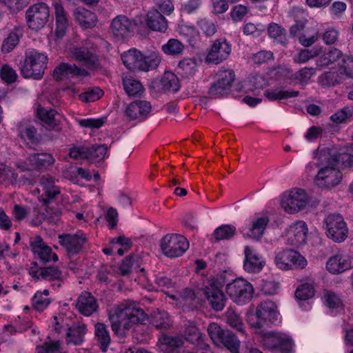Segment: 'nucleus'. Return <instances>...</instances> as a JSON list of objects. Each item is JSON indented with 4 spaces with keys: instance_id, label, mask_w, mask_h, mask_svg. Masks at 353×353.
<instances>
[{
    "instance_id": "nucleus-43",
    "label": "nucleus",
    "mask_w": 353,
    "mask_h": 353,
    "mask_svg": "<svg viewBox=\"0 0 353 353\" xmlns=\"http://www.w3.org/2000/svg\"><path fill=\"white\" fill-rule=\"evenodd\" d=\"M351 149L352 153H336L330 151H326V152L331 159H336L337 166L341 163L344 168H350L353 166V145H352Z\"/></svg>"
},
{
    "instance_id": "nucleus-17",
    "label": "nucleus",
    "mask_w": 353,
    "mask_h": 353,
    "mask_svg": "<svg viewBox=\"0 0 353 353\" xmlns=\"http://www.w3.org/2000/svg\"><path fill=\"white\" fill-rule=\"evenodd\" d=\"M276 265H307L305 257L293 249H283L275 253Z\"/></svg>"
},
{
    "instance_id": "nucleus-12",
    "label": "nucleus",
    "mask_w": 353,
    "mask_h": 353,
    "mask_svg": "<svg viewBox=\"0 0 353 353\" xmlns=\"http://www.w3.org/2000/svg\"><path fill=\"white\" fill-rule=\"evenodd\" d=\"M307 227L303 221H299L290 225L284 236L287 244L292 246L303 245L307 239Z\"/></svg>"
},
{
    "instance_id": "nucleus-35",
    "label": "nucleus",
    "mask_w": 353,
    "mask_h": 353,
    "mask_svg": "<svg viewBox=\"0 0 353 353\" xmlns=\"http://www.w3.org/2000/svg\"><path fill=\"white\" fill-rule=\"evenodd\" d=\"M161 61V57L158 52H149L143 55L141 53L140 60V71L148 72L158 68Z\"/></svg>"
},
{
    "instance_id": "nucleus-60",
    "label": "nucleus",
    "mask_w": 353,
    "mask_h": 353,
    "mask_svg": "<svg viewBox=\"0 0 353 353\" xmlns=\"http://www.w3.org/2000/svg\"><path fill=\"white\" fill-rule=\"evenodd\" d=\"M20 35L16 32H11L2 43L1 50L4 53H8L12 51L18 44Z\"/></svg>"
},
{
    "instance_id": "nucleus-11",
    "label": "nucleus",
    "mask_w": 353,
    "mask_h": 353,
    "mask_svg": "<svg viewBox=\"0 0 353 353\" xmlns=\"http://www.w3.org/2000/svg\"><path fill=\"white\" fill-rule=\"evenodd\" d=\"M255 315L256 321L252 324V326L260 329L264 325L273 323L277 320L278 312L276 306L272 301L261 302L256 307Z\"/></svg>"
},
{
    "instance_id": "nucleus-18",
    "label": "nucleus",
    "mask_w": 353,
    "mask_h": 353,
    "mask_svg": "<svg viewBox=\"0 0 353 353\" xmlns=\"http://www.w3.org/2000/svg\"><path fill=\"white\" fill-rule=\"evenodd\" d=\"M61 214V210L53 207L46 206L42 211L34 208L31 224L37 226L45 220L50 223H56L59 220Z\"/></svg>"
},
{
    "instance_id": "nucleus-42",
    "label": "nucleus",
    "mask_w": 353,
    "mask_h": 353,
    "mask_svg": "<svg viewBox=\"0 0 353 353\" xmlns=\"http://www.w3.org/2000/svg\"><path fill=\"white\" fill-rule=\"evenodd\" d=\"M88 160L92 163L99 162L103 160L107 154L108 148L106 145H92L88 147Z\"/></svg>"
},
{
    "instance_id": "nucleus-56",
    "label": "nucleus",
    "mask_w": 353,
    "mask_h": 353,
    "mask_svg": "<svg viewBox=\"0 0 353 353\" xmlns=\"http://www.w3.org/2000/svg\"><path fill=\"white\" fill-rule=\"evenodd\" d=\"M353 264V256L339 252L333 256H330L327 261L326 265H352Z\"/></svg>"
},
{
    "instance_id": "nucleus-6",
    "label": "nucleus",
    "mask_w": 353,
    "mask_h": 353,
    "mask_svg": "<svg viewBox=\"0 0 353 353\" xmlns=\"http://www.w3.org/2000/svg\"><path fill=\"white\" fill-rule=\"evenodd\" d=\"M189 248V242L181 234H167L161 240L162 252L169 258L182 256Z\"/></svg>"
},
{
    "instance_id": "nucleus-44",
    "label": "nucleus",
    "mask_w": 353,
    "mask_h": 353,
    "mask_svg": "<svg viewBox=\"0 0 353 353\" xmlns=\"http://www.w3.org/2000/svg\"><path fill=\"white\" fill-rule=\"evenodd\" d=\"M243 265H264L265 261L253 248L245 246Z\"/></svg>"
},
{
    "instance_id": "nucleus-20",
    "label": "nucleus",
    "mask_w": 353,
    "mask_h": 353,
    "mask_svg": "<svg viewBox=\"0 0 353 353\" xmlns=\"http://www.w3.org/2000/svg\"><path fill=\"white\" fill-rule=\"evenodd\" d=\"M204 293L214 310L221 311L223 309L226 299L221 289L213 285H205Z\"/></svg>"
},
{
    "instance_id": "nucleus-13",
    "label": "nucleus",
    "mask_w": 353,
    "mask_h": 353,
    "mask_svg": "<svg viewBox=\"0 0 353 353\" xmlns=\"http://www.w3.org/2000/svg\"><path fill=\"white\" fill-rule=\"evenodd\" d=\"M231 45L224 39L215 40L205 58L209 63L218 64L225 60L231 53Z\"/></svg>"
},
{
    "instance_id": "nucleus-37",
    "label": "nucleus",
    "mask_w": 353,
    "mask_h": 353,
    "mask_svg": "<svg viewBox=\"0 0 353 353\" xmlns=\"http://www.w3.org/2000/svg\"><path fill=\"white\" fill-rule=\"evenodd\" d=\"M299 94V91L292 90H285L280 88L268 90L264 92V96L269 101H281L290 98L296 97Z\"/></svg>"
},
{
    "instance_id": "nucleus-38",
    "label": "nucleus",
    "mask_w": 353,
    "mask_h": 353,
    "mask_svg": "<svg viewBox=\"0 0 353 353\" xmlns=\"http://www.w3.org/2000/svg\"><path fill=\"white\" fill-rule=\"evenodd\" d=\"M269 37L273 39L274 42L285 46L288 43L285 30L280 25L276 23L269 24L268 28Z\"/></svg>"
},
{
    "instance_id": "nucleus-51",
    "label": "nucleus",
    "mask_w": 353,
    "mask_h": 353,
    "mask_svg": "<svg viewBox=\"0 0 353 353\" xmlns=\"http://www.w3.org/2000/svg\"><path fill=\"white\" fill-rule=\"evenodd\" d=\"M228 330H223L216 323H212L208 327V333L214 344L220 345Z\"/></svg>"
},
{
    "instance_id": "nucleus-23",
    "label": "nucleus",
    "mask_w": 353,
    "mask_h": 353,
    "mask_svg": "<svg viewBox=\"0 0 353 353\" xmlns=\"http://www.w3.org/2000/svg\"><path fill=\"white\" fill-rule=\"evenodd\" d=\"M6 180H8L12 184L14 185H23L27 183H30L31 175L30 173H26L21 174L19 176V174L16 173L12 168L6 166L4 164H0V183Z\"/></svg>"
},
{
    "instance_id": "nucleus-14",
    "label": "nucleus",
    "mask_w": 353,
    "mask_h": 353,
    "mask_svg": "<svg viewBox=\"0 0 353 353\" xmlns=\"http://www.w3.org/2000/svg\"><path fill=\"white\" fill-rule=\"evenodd\" d=\"M17 135L27 145L32 148L37 145L41 140V134L30 122L21 121L17 125Z\"/></svg>"
},
{
    "instance_id": "nucleus-64",
    "label": "nucleus",
    "mask_w": 353,
    "mask_h": 353,
    "mask_svg": "<svg viewBox=\"0 0 353 353\" xmlns=\"http://www.w3.org/2000/svg\"><path fill=\"white\" fill-rule=\"evenodd\" d=\"M340 73L353 78V58L345 56L339 65Z\"/></svg>"
},
{
    "instance_id": "nucleus-32",
    "label": "nucleus",
    "mask_w": 353,
    "mask_h": 353,
    "mask_svg": "<svg viewBox=\"0 0 353 353\" xmlns=\"http://www.w3.org/2000/svg\"><path fill=\"white\" fill-rule=\"evenodd\" d=\"M28 161L32 168L42 169L53 165L55 162L54 158L50 153H34L30 154Z\"/></svg>"
},
{
    "instance_id": "nucleus-16",
    "label": "nucleus",
    "mask_w": 353,
    "mask_h": 353,
    "mask_svg": "<svg viewBox=\"0 0 353 353\" xmlns=\"http://www.w3.org/2000/svg\"><path fill=\"white\" fill-rule=\"evenodd\" d=\"M59 239L69 256L79 253L86 241L85 235L83 233L61 234L59 236Z\"/></svg>"
},
{
    "instance_id": "nucleus-19",
    "label": "nucleus",
    "mask_w": 353,
    "mask_h": 353,
    "mask_svg": "<svg viewBox=\"0 0 353 353\" xmlns=\"http://www.w3.org/2000/svg\"><path fill=\"white\" fill-rule=\"evenodd\" d=\"M151 109L152 106L150 102L147 101H136L127 106L125 114L131 120L139 119V121H143L148 117Z\"/></svg>"
},
{
    "instance_id": "nucleus-7",
    "label": "nucleus",
    "mask_w": 353,
    "mask_h": 353,
    "mask_svg": "<svg viewBox=\"0 0 353 353\" xmlns=\"http://www.w3.org/2000/svg\"><path fill=\"white\" fill-rule=\"evenodd\" d=\"M326 234L328 238L341 243L347 237L348 228L343 217L339 214H330L324 219Z\"/></svg>"
},
{
    "instance_id": "nucleus-47",
    "label": "nucleus",
    "mask_w": 353,
    "mask_h": 353,
    "mask_svg": "<svg viewBox=\"0 0 353 353\" xmlns=\"http://www.w3.org/2000/svg\"><path fill=\"white\" fill-rule=\"evenodd\" d=\"M48 295V290H43L42 292L38 291L35 293L32 298V305L37 310L42 311L50 303V299L47 297Z\"/></svg>"
},
{
    "instance_id": "nucleus-55",
    "label": "nucleus",
    "mask_w": 353,
    "mask_h": 353,
    "mask_svg": "<svg viewBox=\"0 0 353 353\" xmlns=\"http://www.w3.org/2000/svg\"><path fill=\"white\" fill-rule=\"evenodd\" d=\"M152 323L158 329H167L170 326V320L167 312H158L153 314Z\"/></svg>"
},
{
    "instance_id": "nucleus-5",
    "label": "nucleus",
    "mask_w": 353,
    "mask_h": 353,
    "mask_svg": "<svg viewBox=\"0 0 353 353\" xmlns=\"http://www.w3.org/2000/svg\"><path fill=\"white\" fill-rule=\"evenodd\" d=\"M225 292L235 303L243 305L251 300L254 288L250 283L243 279H235L226 285Z\"/></svg>"
},
{
    "instance_id": "nucleus-45",
    "label": "nucleus",
    "mask_w": 353,
    "mask_h": 353,
    "mask_svg": "<svg viewBox=\"0 0 353 353\" xmlns=\"http://www.w3.org/2000/svg\"><path fill=\"white\" fill-rule=\"evenodd\" d=\"M223 345L232 353H238L240 347V341L232 332L227 330L223 337V342H220V345Z\"/></svg>"
},
{
    "instance_id": "nucleus-36",
    "label": "nucleus",
    "mask_w": 353,
    "mask_h": 353,
    "mask_svg": "<svg viewBox=\"0 0 353 353\" xmlns=\"http://www.w3.org/2000/svg\"><path fill=\"white\" fill-rule=\"evenodd\" d=\"M94 334L101 350L103 352H106L111 342L107 326L103 323H96L94 325Z\"/></svg>"
},
{
    "instance_id": "nucleus-46",
    "label": "nucleus",
    "mask_w": 353,
    "mask_h": 353,
    "mask_svg": "<svg viewBox=\"0 0 353 353\" xmlns=\"http://www.w3.org/2000/svg\"><path fill=\"white\" fill-rule=\"evenodd\" d=\"M226 321L228 325L236 330L242 334H245V330L241 319L232 308H228L225 312Z\"/></svg>"
},
{
    "instance_id": "nucleus-9",
    "label": "nucleus",
    "mask_w": 353,
    "mask_h": 353,
    "mask_svg": "<svg viewBox=\"0 0 353 353\" xmlns=\"http://www.w3.org/2000/svg\"><path fill=\"white\" fill-rule=\"evenodd\" d=\"M262 344L265 348L279 350L282 353H289L293 346L292 339L283 333L270 332L262 337Z\"/></svg>"
},
{
    "instance_id": "nucleus-26",
    "label": "nucleus",
    "mask_w": 353,
    "mask_h": 353,
    "mask_svg": "<svg viewBox=\"0 0 353 353\" xmlns=\"http://www.w3.org/2000/svg\"><path fill=\"white\" fill-rule=\"evenodd\" d=\"M76 305L80 313L88 316L92 314L98 308L96 299L88 292H82Z\"/></svg>"
},
{
    "instance_id": "nucleus-15",
    "label": "nucleus",
    "mask_w": 353,
    "mask_h": 353,
    "mask_svg": "<svg viewBox=\"0 0 353 353\" xmlns=\"http://www.w3.org/2000/svg\"><path fill=\"white\" fill-rule=\"evenodd\" d=\"M30 245L33 253L38 256L43 263L57 262L58 256L52 252V250L43 241L40 236L32 237L30 240Z\"/></svg>"
},
{
    "instance_id": "nucleus-8",
    "label": "nucleus",
    "mask_w": 353,
    "mask_h": 353,
    "mask_svg": "<svg viewBox=\"0 0 353 353\" xmlns=\"http://www.w3.org/2000/svg\"><path fill=\"white\" fill-rule=\"evenodd\" d=\"M49 17V7L44 3L32 5L26 12L27 25L34 31L42 29L48 21Z\"/></svg>"
},
{
    "instance_id": "nucleus-10",
    "label": "nucleus",
    "mask_w": 353,
    "mask_h": 353,
    "mask_svg": "<svg viewBox=\"0 0 353 353\" xmlns=\"http://www.w3.org/2000/svg\"><path fill=\"white\" fill-rule=\"evenodd\" d=\"M307 201V195L303 190L294 189L284 193L281 205L286 212L294 214L303 208Z\"/></svg>"
},
{
    "instance_id": "nucleus-59",
    "label": "nucleus",
    "mask_w": 353,
    "mask_h": 353,
    "mask_svg": "<svg viewBox=\"0 0 353 353\" xmlns=\"http://www.w3.org/2000/svg\"><path fill=\"white\" fill-rule=\"evenodd\" d=\"M37 114L39 119L44 121L46 124L51 126L55 125L57 124L55 119L57 112L54 110L38 108Z\"/></svg>"
},
{
    "instance_id": "nucleus-57",
    "label": "nucleus",
    "mask_w": 353,
    "mask_h": 353,
    "mask_svg": "<svg viewBox=\"0 0 353 353\" xmlns=\"http://www.w3.org/2000/svg\"><path fill=\"white\" fill-rule=\"evenodd\" d=\"M103 94V92L99 87L88 89L79 94V99L85 103L94 102L99 99Z\"/></svg>"
},
{
    "instance_id": "nucleus-63",
    "label": "nucleus",
    "mask_w": 353,
    "mask_h": 353,
    "mask_svg": "<svg viewBox=\"0 0 353 353\" xmlns=\"http://www.w3.org/2000/svg\"><path fill=\"white\" fill-rule=\"evenodd\" d=\"M319 81L323 85L332 86L339 83V76L337 72L328 71L319 77Z\"/></svg>"
},
{
    "instance_id": "nucleus-53",
    "label": "nucleus",
    "mask_w": 353,
    "mask_h": 353,
    "mask_svg": "<svg viewBox=\"0 0 353 353\" xmlns=\"http://www.w3.org/2000/svg\"><path fill=\"white\" fill-rule=\"evenodd\" d=\"M353 114V108L345 106L334 113L330 117V120L336 123L341 124L345 123Z\"/></svg>"
},
{
    "instance_id": "nucleus-39",
    "label": "nucleus",
    "mask_w": 353,
    "mask_h": 353,
    "mask_svg": "<svg viewBox=\"0 0 353 353\" xmlns=\"http://www.w3.org/2000/svg\"><path fill=\"white\" fill-rule=\"evenodd\" d=\"M123 85L125 92L132 97H141L144 91L141 83L130 77L125 76L123 78Z\"/></svg>"
},
{
    "instance_id": "nucleus-30",
    "label": "nucleus",
    "mask_w": 353,
    "mask_h": 353,
    "mask_svg": "<svg viewBox=\"0 0 353 353\" xmlns=\"http://www.w3.org/2000/svg\"><path fill=\"white\" fill-rule=\"evenodd\" d=\"M183 336L186 341L201 349L205 348V344L203 335L194 323L190 322L185 325Z\"/></svg>"
},
{
    "instance_id": "nucleus-21",
    "label": "nucleus",
    "mask_w": 353,
    "mask_h": 353,
    "mask_svg": "<svg viewBox=\"0 0 353 353\" xmlns=\"http://www.w3.org/2000/svg\"><path fill=\"white\" fill-rule=\"evenodd\" d=\"M269 221L268 216L256 217L251 221L248 228L243 229L242 233L251 239L259 240L262 237Z\"/></svg>"
},
{
    "instance_id": "nucleus-33",
    "label": "nucleus",
    "mask_w": 353,
    "mask_h": 353,
    "mask_svg": "<svg viewBox=\"0 0 353 353\" xmlns=\"http://www.w3.org/2000/svg\"><path fill=\"white\" fill-rule=\"evenodd\" d=\"M87 332L85 324H78L68 329L66 333L67 343H72L74 345H81L84 341V336Z\"/></svg>"
},
{
    "instance_id": "nucleus-1",
    "label": "nucleus",
    "mask_w": 353,
    "mask_h": 353,
    "mask_svg": "<svg viewBox=\"0 0 353 353\" xmlns=\"http://www.w3.org/2000/svg\"><path fill=\"white\" fill-rule=\"evenodd\" d=\"M147 315L133 301H126L119 305L112 314L109 315L112 330L117 335H123L132 324L143 323Z\"/></svg>"
},
{
    "instance_id": "nucleus-41",
    "label": "nucleus",
    "mask_w": 353,
    "mask_h": 353,
    "mask_svg": "<svg viewBox=\"0 0 353 353\" xmlns=\"http://www.w3.org/2000/svg\"><path fill=\"white\" fill-rule=\"evenodd\" d=\"M197 67L198 61L195 58H185L179 62L178 70L183 77L188 78L194 75Z\"/></svg>"
},
{
    "instance_id": "nucleus-49",
    "label": "nucleus",
    "mask_w": 353,
    "mask_h": 353,
    "mask_svg": "<svg viewBox=\"0 0 353 353\" xmlns=\"http://www.w3.org/2000/svg\"><path fill=\"white\" fill-rule=\"evenodd\" d=\"M235 79V74L232 70H220L216 74L215 80L222 83L229 90Z\"/></svg>"
},
{
    "instance_id": "nucleus-24",
    "label": "nucleus",
    "mask_w": 353,
    "mask_h": 353,
    "mask_svg": "<svg viewBox=\"0 0 353 353\" xmlns=\"http://www.w3.org/2000/svg\"><path fill=\"white\" fill-rule=\"evenodd\" d=\"M39 192H42L41 197L45 195L47 198H43L46 204L49 203V199L54 198L59 194V188L55 185V179L51 176L43 175L41 177L39 188Z\"/></svg>"
},
{
    "instance_id": "nucleus-34",
    "label": "nucleus",
    "mask_w": 353,
    "mask_h": 353,
    "mask_svg": "<svg viewBox=\"0 0 353 353\" xmlns=\"http://www.w3.org/2000/svg\"><path fill=\"white\" fill-rule=\"evenodd\" d=\"M141 52L137 49L132 48L121 55V59L125 66L132 71H140V60Z\"/></svg>"
},
{
    "instance_id": "nucleus-2",
    "label": "nucleus",
    "mask_w": 353,
    "mask_h": 353,
    "mask_svg": "<svg viewBox=\"0 0 353 353\" xmlns=\"http://www.w3.org/2000/svg\"><path fill=\"white\" fill-rule=\"evenodd\" d=\"M319 170L315 177V183L321 189L330 190L338 185L343 178L341 171L336 165L335 159H331L326 151L319 157Z\"/></svg>"
},
{
    "instance_id": "nucleus-40",
    "label": "nucleus",
    "mask_w": 353,
    "mask_h": 353,
    "mask_svg": "<svg viewBox=\"0 0 353 353\" xmlns=\"http://www.w3.org/2000/svg\"><path fill=\"white\" fill-rule=\"evenodd\" d=\"M161 86L165 92H176L180 88L178 77L172 72H165L161 79Z\"/></svg>"
},
{
    "instance_id": "nucleus-28",
    "label": "nucleus",
    "mask_w": 353,
    "mask_h": 353,
    "mask_svg": "<svg viewBox=\"0 0 353 353\" xmlns=\"http://www.w3.org/2000/svg\"><path fill=\"white\" fill-rule=\"evenodd\" d=\"M84 72V70H81L74 64L62 63L55 68L53 76L56 80L59 81L63 78H70L79 74H83Z\"/></svg>"
},
{
    "instance_id": "nucleus-22",
    "label": "nucleus",
    "mask_w": 353,
    "mask_h": 353,
    "mask_svg": "<svg viewBox=\"0 0 353 353\" xmlns=\"http://www.w3.org/2000/svg\"><path fill=\"white\" fill-rule=\"evenodd\" d=\"M111 28L117 38L123 39L133 30L134 23L128 17L120 15L112 20Z\"/></svg>"
},
{
    "instance_id": "nucleus-31",
    "label": "nucleus",
    "mask_w": 353,
    "mask_h": 353,
    "mask_svg": "<svg viewBox=\"0 0 353 353\" xmlns=\"http://www.w3.org/2000/svg\"><path fill=\"white\" fill-rule=\"evenodd\" d=\"M74 16L75 20L84 28H91L96 25V14L87 9L76 8L74 11Z\"/></svg>"
},
{
    "instance_id": "nucleus-54",
    "label": "nucleus",
    "mask_w": 353,
    "mask_h": 353,
    "mask_svg": "<svg viewBox=\"0 0 353 353\" xmlns=\"http://www.w3.org/2000/svg\"><path fill=\"white\" fill-rule=\"evenodd\" d=\"M194 303H199V299H196L195 292L193 290L185 288L179 293L180 306H193Z\"/></svg>"
},
{
    "instance_id": "nucleus-50",
    "label": "nucleus",
    "mask_w": 353,
    "mask_h": 353,
    "mask_svg": "<svg viewBox=\"0 0 353 353\" xmlns=\"http://www.w3.org/2000/svg\"><path fill=\"white\" fill-rule=\"evenodd\" d=\"M236 233V228L232 225H222L214 232V236L216 241L225 240L232 238Z\"/></svg>"
},
{
    "instance_id": "nucleus-25",
    "label": "nucleus",
    "mask_w": 353,
    "mask_h": 353,
    "mask_svg": "<svg viewBox=\"0 0 353 353\" xmlns=\"http://www.w3.org/2000/svg\"><path fill=\"white\" fill-rule=\"evenodd\" d=\"M29 273L36 280H55L61 276L57 266H31Z\"/></svg>"
},
{
    "instance_id": "nucleus-48",
    "label": "nucleus",
    "mask_w": 353,
    "mask_h": 353,
    "mask_svg": "<svg viewBox=\"0 0 353 353\" xmlns=\"http://www.w3.org/2000/svg\"><path fill=\"white\" fill-rule=\"evenodd\" d=\"M161 49L166 54L174 56L183 52L184 46L180 41L170 39L165 44L162 46Z\"/></svg>"
},
{
    "instance_id": "nucleus-61",
    "label": "nucleus",
    "mask_w": 353,
    "mask_h": 353,
    "mask_svg": "<svg viewBox=\"0 0 353 353\" xmlns=\"http://www.w3.org/2000/svg\"><path fill=\"white\" fill-rule=\"evenodd\" d=\"M314 295V290L312 285L309 283H304L299 287L295 291V296L297 299L301 301H305Z\"/></svg>"
},
{
    "instance_id": "nucleus-3",
    "label": "nucleus",
    "mask_w": 353,
    "mask_h": 353,
    "mask_svg": "<svg viewBox=\"0 0 353 353\" xmlns=\"http://www.w3.org/2000/svg\"><path fill=\"white\" fill-rule=\"evenodd\" d=\"M48 62V56L45 52L30 50L26 53L25 59L20 63V70L24 78L41 79Z\"/></svg>"
},
{
    "instance_id": "nucleus-58",
    "label": "nucleus",
    "mask_w": 353,
    "mask_h": 353,
    "mask_svg": "<svg viewBox=\"0 0 353 353\" xmlns=\"http://www.w3.org/2000/svg\"><path fill=\"white\" fill-rule=\"evenodd\" d=\"M316 71V69L314 68H303L294 74V79L297 80L301 84L306 85L311 77L315 74Z\"/></svg>"
},
{
    "instance_id": "nucleus-4",
    "label": "nucleus",
    "mask_w": 353,
    "mask_h": 353,
    "mask_svg": "<svg viewBox=\"0 0 353 353\" xmlns=\"http://www.w3.org/2000/svg\"><path fill=\"white\" fill-rule=\"evenodd\" d=\"M97 48L90 40L70 49L71 57L87 68H94L99 61Z\"/></svg>"
},
{
    "instance_id": "nucleus-27",
    "label": "nucleus",
    "mask_w": 353,
    "mask_h": 353,
    "mask_svg": "<svg viewBox=\"0 0 353 353\" xmlns=\"http://www.w3.org/2000/svg\"><path fill=\"white\" fill-rule=\"evenodd\" d=\"M146 25L150 29L160 32H165L168 29L166 19L157 9L151 10L148 12Z\"/></svg>"
},
{
    "instance_id": "nucleus-62",
    "label": "nucleus",
    "mask_w": 353,
    "mask_h": 353,
    "mask_svg": "<svg viewBox=\"0 0 353 353\" xmlns=\"http://www.w3.org/2000/svg\"><path fill=\"white\" fill-rule=\"evenodd\" d=\"M76 122L81 127L89 129H99L102 127L105 123V119L103 118H88L76 119Z\"/></svg>"
},
{
    "instance_id": "nucleus-29",
    "label": "nucleus",
    "mask_w": 353,
    "mask_h": 353,
    "mask_svg": "<svg viewBox=\"0 0 353 353\" xmlns=\"http://www.w3.org/2000/svg\"><path fill=\"white\" fill-rule=\"evenodd\" d=\"M160 349L165 353H179V348L183 345V340L179 336L163 335L159 339Z\"/></svg>"
},
{
    "instance_id": "nucleus-52",
    "label": "nucleus",
    "mask_w": 353,
    "mask_h": 353,
    "mask_svg": "<svg viewBox=\"0 0 353 353\" xmlns=\"http://www.w3.org/2000/svg\"><path fill=\"white\" fill-rule=\"evenodd\" d=\"M233 276L228 271H223L218 274L216 277L208 279L206 285H213L221 289L225 283L233 281Z\"/></svg>"
}]
</instances>
